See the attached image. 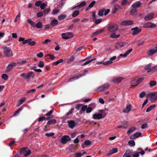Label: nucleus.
<instances>
[{
  "label": "nucleus",
  "instance_id": "obj_1",
  "mask_svg": "<svg viewBox=\"0 0 157 157\" xmlns=\"http://www.w3.org/2000/svg\"><path fill=\"white\" fill-rule=\"evenodd\" d=\"M129 44L126 42H120L117 43L115 45L116 48L117 49L121 50L128 47Z\"/></svg>",
  "mask_w": 157,
  "mask_h": 157
},
{
  "label": "nucleus",
  "instance_id": "obj_2",
  "mask_svg": "<svg viewBox=\"0 0 157 157\" xmlns=\"http://www.w3.org/2000/svg\"><path fill=\"white\" fill-rule=\"evenodd\" d=\"M150 97L151 102H154L157 100V92H150L148 94V98Z\"/></svg>",
  "mask_w": 157,
  "mask_h": 157
},
{
  "label": "nucleus",
  "instance_id": "obj_3",
  "mask_svg": "<svg viewBox=\"0 0 157 157\" xmlns=\"http://www.w3.org/2000/svg\"><path fill=\"white\" fill-rule=\"evenodd\" d=\"M108 31L111 32H114L118 29L117 25L114 24H110L108 27Z\"/></svg>",
  "mask_w": 157,
  "mask_h": 157
},
{
  "label": "nucleus",
  "instance_id": "obj_4",
  "mask_svg": "<svg viewBox=\"0 0 157 157\" xmlns=\"http://www.w3.org/2000/svg\"><path fill=\"white\" fill-rule=\"evenodd\" d=\"M4 54L7 57H11L13 56L12 52L9 47H5L3 49Z\"/></svg>",
  "mask_w": 157,
  "mask_h": 157
},
{
  "label": "nucleus",
  "instance_id": "obj_5",
  "mask_svg": "<svg viewBox=\"0 0 157 157\" xmlns=\"http://www.w3.org/2000/svg\"><path fill=\"white\" fill-rule=\"evenodd\" d=\"M109 84L108 83L104 84L98 87L96 90L97 91H104L109 88Z\"/></svg>",
  "mask_w": 157,
  "mask_h": 157
},
{
  "label": "nucleus",
  "instance_id": "obj_6",
  "mask_svg": "<svg viewBox=\"0 0 157 157\" xmlns=\"http://www.w3.org/2000/svg\"><path fill=\"white\" fill-rule=\"evenodd\" d=\"M73 36V33L71 32L63 33L61 34L62 38L65 40H67L71 38Z\"/></svg>",
  "mask_w": 157,
  "mask_h": 157
},
{
  "label": "nucleus",
  "instance_id": "obj_7",
  "mask_svg": "<svg viewBox=\"0 0 157 157\" xmlns=\"http://www.w3.org/2000/svg\"><path fill=\"white\" fill-rule=\"evenodd\" d=\"M106 114L103 113V116L101 113H96L93 115L92 118L94 120H100L105 117Z\"/></svg>",
  "mask_w": 157,
  "mask_h": 157
},
{
  "label": "nucleus",
  "instance_id": "obj_8",
  "mask_svg": "<svg viewBox=\"0 0 157 157\" xmlns=\"http://www.w3.org/2000/svg\"><path fill=\"white\" fill-rule=\"evenodd\" d=\"M71 140L70 137L67 135L63 136L61 139V142L63 144H65L67 141Z\"/></svg>",
  "mask_w": 157,
  "mask_h": 157
},
{
  "label": "nucleus",
  "instance_id": "obj_9",
  "mask_svg": "<svg viewBox=\"0 0 157 157\" xmlns=\"http://www.w3.org/2000/svg\"><path fill=\"white\" fill-rule=\"evenodd\" d=\"M124 79V78L122 77H116L113 79L112 81L114 83L117 84L120 83Z\"/></svg>",
  "mask_w": 157,
  "mask_h": 157
},
{
  "label": "nucleus",
  "instance_id": "obj_10",
  "mask_svg": "<svg viewBox=\"0 0 157 157\" xmlns=\"http://www.w3.org/2000/svg\"><path fill=\"white\" fill-rule=\"evenodd\" d=\"M26 148L24 147L21 149V152L22 154H24L25 157H27L30 155L31 152L30 150H28L27 151H25Z\"/></svg>",
  "mask_w": 157,
  "mask_h": 157
},
{
  "label": "nucleus",
  "instance_id": "obj_11",
  "mask_svg": "<svg viewBox=\"0 0 157 157\" xmlns=\"http://www.w3.org/2000/svg\"><path fill=\"white\" fill-rule=\"evenodd\" d=\"M133 24V22L131 20H126L121 22L120 24L122 25L127 26L132 25Z\"/></svg>",
  "mask_w": 157,
  "mask_h": 157
},
{
  "label": "nucleus",
  "instance_id": "obj_12",
  "mask_svg": "<svg viewBox=\"0 0 157 157\" xmlns=\"http://www.w3.org/2000/svg\"><path fill=\"white\" fill-rule=\"evenodd\" d=\"M116 56H114L112 57L111 58L109 59V60H108L104 62L103 64L105 65H107L109 64H110L113 63V61L115 60L116 59Z\"/></svg>",
  "mask_w": 157,
  "mask_h": 157
},
{
  "label": "nucleus",
  "instance_id": "obj_13",
  "mask_svg": "<svg viewBox=\"0 0 157 157\" xmlns=\"http://www.w3.org/2000/svg\"><path fill=\"white\" fill-rule=\"evenodd\" d=\"M132 30L133 31L132 35H133L138 34L141 31V29H139L137 27L132 28Z\"/></svg>",
  "mask_w": 157,
  "mask_h": 157
},
{
  "label": "nucleus",
  "instance_id": "obj_14",
  "mask_svg": "<svg viewBox=\"0 0 157 157\" xmlns=\"http://www.w3.org/2000/svg\"><path fill=\"white\" fill-rule=\"evenodd\" d=\"M133 153L132 151L126 150L125 153L123 155V157H132V155Z\"/></svg>",
  "mask_w": 157,
  "mask_h": 157
},
{
  "label": "nucleus",
  "instance_id": "obj_15",
  "mask_svg": "<svg viewBox=\"0 0 157 157\" xmlns=\"http://www.w3.org/2000/svg\"><path fill=\"white\" fill-rule=\"evenodd\" d=\"M141 136V133L140 132H136L130 136V138L131 139H135Z\"/></svg>",
  "mask_w": 157,
  "mask_h": 157
},
{
  "label": "nucleus",
  "instance_id": "obj_16",
  "mask_svg": "<svg viewBox=\"0 0 157 157\" xmlns=\"http://www.w3.org/2000/svg\"><path fill=\"white\" fill-rule=\"evenodd\" d=\"M121 9L122 8L118 4H115L113 8L112 9V13H114L117 12L118 10H121Z\"/></svg>",
  "mask_w": 157,
  "mask_h": 157
},
{
  "label": "nucleus",
  "instance_id": "obj_17",
  "mask_svg": "<svg viewBox=\"0 0 157 157\" xmlns=\"http://www.w3.org/2000/svg\"><path fill=\"white\" fill-rule=\"evenodd\" d=\"M84 74H79L78 76H74L72 78H69L67 81V82H73L74 80L78 79L80 77L82 76Z\"/></svg>",
  "mask_w": 157,
  "mask_h": 157
},
{
  "label": "nucleus",
  "instance_id": "obj_18",
  "mask_svg": "<svg viewBox=\"0 0 157 157\" xmlns=\"http://www.w3.org/2000/svg\"><path fill=\"white\" fill-rule=\"evenodd\" d=\"M16 65V64L15 63L12 62L10 63L7 67V68L6 70V72H8L11 70L12 68Z\"/></svg>",
  "mask_w": 157,
  "mask_h": 157
},
{
  "label": "nucleus",
  "instance_id": "obj_19",
  "mask_svg": "<svg viewBox=\"0 0 157 157\" xmlns=\"http://www.w3.org/2000/svg\"><path fill=\"white\" fill-rule=\"evenodd\" d=\"M141 6V4L140 1H137L132 5V7L133 8L136 9L140 7Z\"/></svg>",
  "mask_w": 157,
  "mask_h": 157
},
{
  "label": "nucleus",
  "instance_id": "obj_20",
  "mask_svg": "<svg viewBox=\"0 0 157 157\" xmlns=\"http://www.w3.org/2000/svg\"><path fill=\"white\" fill-rule=\"evenodd\" d=\"M69 127L71 128H73L75 126V124L74 121L72 120L69 121H67Z\"/></svg>",
  "mask_w": 157,
  "mask_h": 157
},
{
  "label": "nucleus",
  "instance_id": "obj_21",
  "mask_svg": "<svg viewBox=\"0 0 157 157\" xmlns=\"http://www.w3.org/2000/svg\"><path fill=\"white\" fill-rule=\"evenodd\" d=\"M104 31L103 29H98L96 31L92 34L91 36L94 35H97L102 33Z\"/></svg>",
  "mask_w": 157,
  "mask_h": 157
},
{
  "label": "nucleus",
  "instance_id": "obj_22",
  "mask_svg": "<svg viewBox=\"0 0 157 157\" xmlns=\"http://www.w3.org/2000/svg\"><path fill=\"white\" fill-rule=\"evenodd\" d=\"M33 72L31 71L27 73H26V75L25 77V79L27 80H29L30 77L33 74Z\"/></svg>",
  "mask_w": 157,
  "mask_h": 157
},
{
  "label": "nucleus",
  "instance_id": "obj_23",
  "mask_svg": "<svg viewBox=\"0 0 157 157\" xmlns=\"http://www.w3.org/2000/svg\"><path fill=\"white\" fill-rule=\"evenodd\" d=\"M132 106L131 105H129L127 106L123 110V111L125 113H128L131 109Z\"/></svg>",
  "mask_w": 157,
  "mask_h": 157
},
{
  "label": "nucleus",
  "instance_id": "obj_24",
  "mask_svg": "<svg viewBox=\"0 0 157 157\" xmlns=\"http://www.w3.org/2000/svg\"><path fill=\"white\" fill-rule=\"evenodd\" d=\"M25 100V97H23L20 100H19L17 104V106L18 107L20 106L22 104Z\"/></svg>",
  "mask_w": 157,
  "mask_h": 157
},
{
  "label": "nucleus",
  "instance_id": "obj_25",
  "mask_svg": "<svg viewBox=\"0 0 157 157\" xmlns=\"http://www.w3.org/2000/svg\"><path fill=\"white\" fill-rule=\"evenodd\" d=\"M67 17V15L65 14H60L58 16V19L59 20H63Z\"/></svg>",
  "mask_w": 157,
  "mask_h": 157
},
{
  "label": "nucleus",
  "instance_id": "obj_26",
  "mask_svg": "<svg viewBox=\"0 0 157 157\" xmlns=\"http://www.w3.org/2000/svg\"><path fill=\"white\" fill-rule=\"evenodd\" d=\"M56 122V121L55 119H52L50 121H48L47 123V125H50L55 124Z\"/></svg>",
  "mask_w": 157,
  "mask_h": 157
},
{
  "label": "nucleus",
  "instance_id": "obj_27",
  "mask_svg": "<svg viewBox=\"0 0 157 157\" xmlns=\"http://www.w3.org/2000/svg\"><path fill=\"white\" fill-rule=\"evenodd\" d=\"M154 14L153 13H151L148 14V21L153 19L154 17Z\"/></svg>",
  "mask_w": 157,
  "mask_h": 157
},
{
  "label": "nucleus",
  "instance_id": "obj_28",
  "mask_svg": "<svg viewBox=\"0 0 157 157\" xmlns=\"http://www.w3.org/2000/svg\"><path fill=\"white\" fill-rule=\"evenodd\" d=\"M58 23V21L56 19H54L51 21V25L53 26L56 25Z\"/></svg>",
  "mask_w": 157,
  "mask_h": 157
},
{
  "label": "nucleus",
  "instance_id": "obj_29",
  "mask_svg": "<svg viewBox=\"0 0 157 157\" xmlns=\"http://www.w3.org/2000/svg\"><path fill=\"white\" fill-rule=\"evenodd\" d=\"M42 24L41 22H38L36 24H35V27L38 29L41 28L42 27Z\"/></svg>",
  "mask_w": 157,
  "mask_h": 157
},
{
  "label": "nucleus",
  "instance_id": "obj_30",
  "mask_svg": "<svg viewBox=\"0 0 157 157\" xmlns=\"http://www.w3.org/2000/svg\"><path fill=\"white\" fill-rule=\"evenodd\" d=\"M120 36V34L116 35L115 33H113L110 35V37L112 38H115L119 37Z\"/></svg>",
  "mask_w": 157,
  "mask_h": 157
},
{
  "label": "nucleus",
  "instance_id": "obj_31",
  "mask_svg": "<svg viewBox=\"0 0 157 157\" xmlns=\"http://www.w3.org/2000/svg\"><path fill=\"white\" fill-rule=\"evenodd\" d=\"M156 70H157V65L155 66L148 70V72L151 71H155Z\"/></svg>",
  "mask_w": 157,
  "mask_h": 157
},
{
  "label": "nucleus",
  "instance_id": "obj_32",
  "mask_svg": "<svg viewBox=\"0 0 157 157\" xmlns=\"http://www.w3.org/2000/svg\"><path fill=\"white\" fill-rule=\"evenodd\" d=\"M136 129V128L135 127H132L130 128L128 130L127 132V134L128 135H129L130 133L133 132Z\"/></svg>",
  "mask_w": 157,
  "mask_h": 157
},
{
  "label": "nucleus",
  "instance_id": "obj_33",
  "mask_svg": "<svg viewBox=\"0 0 157 157\" xmlns=\"http://www.w3.org/2000/svg\"><path fill=\"white\" fill-rule=\"evenodd\" d=\"M156 26V25L152 23L148 22V28H154Z\"/></svg>",
  "mask_w": 157,
  "mask_h": 157
},
{
  "label": "nucleus",
  "instance_id": "obj_34",
  "mask_svg": "<svg viewBox=\"0 0 157 157\" xmlns=\"http://www.w3.org/2000/svg\"><path fill=\"white\" fill-rule=\"evenodd\" d=\"M156 52L155 49H152L148 52V54L149 56H151Z\"/></svg>",
  "mask_w": 157,
  "mask_h": 157
},
{
  "label": "nucleus",
  "instance_id": "obj_35",
  "mask_svg": "<svg viewBox=\"0 0 157 157\" xmlns=\"http://www.w3.org/2000/svg\"><path fill=\"white\" fill-rule=\"evenodd\" d=\"M93 20L95 24H96L100 23L101 22L102 20L101 19H96V18L94 19L93 18Z\"/></svg>",
  "mask_w": 157,
  "mask_h": 157
},
{
  "label": "nucleus",
  "instance_id": "obj_36",
  "mask_svg": "<svg viewBox=\"0 0 157 157\" xmlns=\"http://www.w3.org/2000/svg\"><path fill=\"white\" fill-rule=\"evenodd\" d=\"M79 10H76L72 13V16L73 17H75L79 14Z\"/></svg>",
  "mask_w": 157,
  "mask_h": 157
},
{
  "label": "nucleus",
  "instance_id": "obj_37",
  "mask_svg": "<svg viewBox=\"0 0 157 157\" xmlns=\"http://www.w3.org/2000/svg\"><path fill=\"white\" fill-rule=\"evenodd\" d=\"M128 144L131 147L134 146L135 145V141L133 140H130L128 142Z\"/></svg>",
  "mask_w": 157,
  "mask_h": 157
},
{
  "label": "nucleus",
  "instance_id": "obj_38",
  "mask_svg": "<svg viewBox=\"0 0 157 157\" xmlns=\"http://www.w3.org/2000/svg\"><path fill=\"white\" fill-rule=\"evenodd\" d=\"M104 11L105 9H102L100 10L98 12V15L100 17L102 16L103 15Z\"/></svg>",
  "mask_w": 157,
  "mask_h": 157
},
{
  "label": "nucleus",
  "instance_id": "obj_39",
  "mask_svg": "<svg viewBox=\"0 0 157 157\" xmlns=\"http://www.w3.org/2000/svg\"><path fill=\"white\" fill-rule=\"evenodd\" d=\"M27 21L33 27H35V23L31 21L30 19H28L27 20Z\"/></svg>",
  "mask_w": 157,
  "mask_h": 157
},
{
  "label": "nucleus",
  "instance_id": "obj_40",
  "mask_svg": "<svg viewBox=\"0 0 157 157\" xmlns=\"http://www.w3.org/2000/svg\"><path fill=\"white\" fill-rule=\"evenodd\" d=\"M63 60L62 59H60L59 60L53 63V64L54 65H57L59 63L63 62Z\"/></svg>",
  "mask_w": 157,
  "mask_h": 157
},
{
  "label": "nucleus",
  "instance_id": "obj_41",
  "mask_svg": "<svg viewBox=\"0 0 157 157\" xmlns=\"http://www.w3.org/2000/svg\"><path fill=\"white\" fill-rule=\"evenodd\" d=\"M150 86H155L156 84V82L155 81H151L149 83Z\"/></svg>",
  "mask_w": 157,
  "mask_h": 157
},
{
  "label": "nucleus",
  "instance_id": "obj_42",
  "mask_svg": "<svg viewBox=\"0 0 157 157\" xmlns=\"http://www.w3.org/2000/svg\"><path fill=\"white\" fill-rule=\"evenodd\" d=\"M137 12V10L136 9L133 8L130 11V13L132 15H134Z\"/></svg>",
  "mask_w": 157,
  "mask_h": 157
},
{
  "label": "nucleus",
  "instance_id": "obj_43",
  "mask_svg": "<svg viewBox=\"0 0 157 157\" xmlns=\"http://www.w3.org/2000/svg\"><path fill=\"white\" fill-rule=\"evenodd\" d=\"M2 78L5 80H6L8 79V76L6 74H3L2 75Z\"/></svg>",
  "mask_w": 157,
  "mask_h": 157
},
{
  "label": "nucleus",
  "instance_id": "obj_44",
  "mask_svg": "<svg viewBox=\"0 0 157 157\" xmlns=\"http://www.w3.org/2000/svg\"><path fill=\"white\" fill-rule=\"evenodd\" d=\"M155 106L156 105H153L148 107V112H149L151 110L154 109L155 108Z\"/></svg>",
  "mask_w": 157,
  "mask_h": 157
},
{
  "label": "nucleus",
  "instance_id": "obj_45",
  "mask_svg": "<svg viewBox=\"0 0 157 157\" xmlns=\"http://www.w3.org/2000/svg\"><path fill=\"white\" fill-rule=\"evenodd\" d=\"M87 105H82V106L81 108V110L82 112H84L86 110V108H87Z\"/></svg>",
  "mask_w": 157,
  "mask_h": 157
},
{
  "label": "nucleus",
  "instance_id": "obj_46",
  "mask_svg": "<svg viewBox=\"0 0 157 157\" xmlns=\"http://www.w3.org/2000/svg\"><path fill=\"white\" fill-rule=\"evenodd\" d=\"M89 106L90 108H91L93 110V109L95 108L96 106V105L95 103H92L89 104Z\"/></svg>",
  "mask_w": 157,
  "mask_h": 157
},
{
  "label": "nucleus",
  "instance_id": "obj_47",
  "mask_svg": "<svg viewBox=\"0 0 157 157\" xmlns=\"http://www.w3.org/2000/svg\"><path fill=\"white\" fill-rule=\"evenodd\" d=\"M38 66L40 68L43 67L44 66V62L42 61H40L38 65Z\"/></svg>",
  "mask_w": 157,
  "mask_h": 157
},
{
  "label": "nucleus",
  "instance_id": "obj_48",
  "mask_svg": "<svg viewBox=\"0 0 157 157\" xmlns=\"http://www.w3.org/2000/svg\"><path fill=\"white\" fill-rule=\"evenodd\" d=\"M59 12V10L54 9L52 11V13L53 15H55L57 14Z\"/></svg>",
  "mask_w": 157,
  "mask_h": 157
},
{
  "label": "nucleus",
  "instance_id": "obj_49",
  "mask_svg": "<svg viewBox=\"0 0 157 157\" xmlns=\"http://www.w3.org/2000/svg\"><path fill=\"white\" fill-rule=\"evenodd\" d=\"M47 6V3H43L42 4L41 3L40 8L41 9L43 10L44 9V8Z\"/></svg>",
  "mask_w": 157,
  "mask_h": 157
},
{
  "label": "nucleus",
  "instance_id": "obj_50",
  "mask_svg": "<svg viewBox=\"0 0 157 157\" xmlns=\"http://www.w3.org/2000/svg\"><path fill=\"white\" fill-rule=\"evenodd\" d=\"M84 144L86 146H90L91 144V142L89 140H87L84 141Z\"/></svg>",
  "mask_w": 157,
  "mask_h": 157
},
{
  "label": "nucleus",
  "instance_id": "obj_51",
  "mask_svg": "<svg viewBox=\"0 0 157 157\" xmlns=\"http://www.w3.org/2000/svg\"><path fill=\"white\" fill-rule=\"evenodd\" d=\"M74 108H71L69 111L66 113V114L67 115H71L74 111Z\"/></svg>",
  "mask_w": 157,
  "mask_h": 157
},
{
  "label": "nucleus",
  "instance_id": "obj_52",
  "mask_svg": "<svg viewBox=\"0 0 157 157\" xmlns=\"http://www.w3.org/2000/svg\"><path fill=\"white\" fill-rule=\"evenodd\" d=\"M20 17H21L20 14H18V15L17 16L16 18H15L14 22H16L18 20H20Z\"/></svg>",
  "mask_w": 157,
  "mask_h": 157
},
{
  "label": "nucleus",
  "instance_id": "obj_53",
  "mask_svg": "<svg viewBox=\"0 0 157 157\" xmlns=\"http://www.w3.org/2000/svg\"><path fill=\"white\" fill-rule=\"evenodd\" d=\"M54 135V133L53 132H51L49 133H46L45 134V136L48 137H51Z\"/></svg>",
  "mask_w": 157,
  "mask_h": 157
},
{
  "label": "nucleus",
  "instance_id": "obj_54",
  "mask_svg": "<svg viewBox=\"0 0 157 157\" xmlns=\"http://www.w3.org/2000/svg\"><path fill=\"white\" fill-rule=\"evenodd\" d=\"M82 104H78L76 105L75 108L78 110H79L80 108L81 109Z\"/></svg>",
  "mask_w": 157,
  "mask_h": 157
},
{
  "label": "nucleus",
  "instance_id": "obj_55",
  "mask_svg": "<svg viewBox=\"0 0 157 157\" xmlns=\"http://www.w3.org/2000/svg\"><path fill=\"white\" fill-rule=\"evenodd\" d=\"M51 42V40L48 39H46L44 41H43L42 42V43L44 44H47L48 43L50 42Z\"/></svg>",
  "mask_w": 157,
  "mask_h": 157
},
{
  "label": "nucleus",
  "instance_id": "obj_56",
  "mask_svg": "<svg viewBox=\"0 0 157 157\" xmlns=\"http://www.w3.org/2000/svg\"><path fill=\"white\" fill-rule=\"evenodd\" d=\"M92 110V108H90L89 106L88 107L87 106V108H86V113H90Z\"/></svg>",
  "mask_w": 157,
  "mask_h": 157
},
{
  "label": "nucleus",
  "instance_id": "obj_57",
  "mask_svg": "<svg viewBox=\"0 0 157 157\" xmlns=\"http://www.w3.org/2000/svg\"><path fill=\"white\" fill-rule=\"evenodd\" d=\"M43 53L42 52H40L37 54V56L38 58H41L43 57Z\"/></svg>",
  "mask_w": 157,
  "mask_h": 157
},
{
  "label": "nucleus",
  "instance_id": "obj_58",
  "mask_svg": "<svg viewBox=\"0 0 157 157\" xmlns=\"http://www.w3.org/2000/svg\"><path fill=\"white\" fill-rule=\"evenodd\" d=\"M145 94L146 93L145 92H142L139 95V97L140 98H143L145 96Z\"/></svg>",
  "mask_w": 157,
  "mask_h": 157
},
{
  "label": "nucleus",
  "instance_id": "obj_59",
  "mask_svg": "<svg viewBox=\"0 0 157 157\" xmlns=\"http://www.w3.org/2000/svg\"><path fill=\"white\" fill-rule=\"evenodd\" d=\"M111 152L113 153V154H114L115 153H116L118 149L117 148H114L113 149H112L111 150Z\"/></svg>",
  "mask_w": 157,
  "mask_h": 157
},
{
  "label": "nucleus",
  "instance_id": "obj_60",
  "mask_svg": "<svg viewBox=\"0 0 157 157\" xmlns=\"http://www.w3.org/2000/svg\"><path fill=\"white\" fill-rule=\"evenodd\" d=\"M27 62V61L26 60H24L21 62H17V63L20 65H22L24 63H26Z\"/></svg>",
  "mask_w": 157,
  "mask_h": 157
},
{
  "label": "nucleus",
  "instance_id": "obj_61",
  "mask_svg": "<svg viewBox=\"0 0 157 157\" xmlns=\"http://www.w3.org/2000/svg\"><path fill=\"white\" fill-rule=\"evenodd\" d=\"M74 57L73 56H71L70 59H69V60L67 62L68 63H70L71 62H72L74 61Z\"/></svg>",
  "mask_w": 157,
  "mask_h": 157
},
{
  "label": "nucleus",
  "instance_id": "obj_62",
  "mask_svg": "<svg viewBox=\"0 0 157 157\" xmlns=\"http://www.w3.org/2000/svg\"><path fill=\"white\" fill-rule=\"evenodd\" d=\"M134 154H132V156L134 157H139V152H134Z\"/></svg>",
  "mask_w": 157,
  "mask_h": 157
},
{
  "label": "nucleus",
  "instance_id": "obj_63",
  "mask_svg": "<svg viewBox=\"0 0 157 157\" xmlns=\"http://www.w3.org/2000/svg\"><path fill=\"white\" fill-rule=\"evenodd\" d=\"M81 8L85 6L86 5V2L85 1H83L81 2L79 4Z\"/></svg>",
  "mask_w": 157,
  "mask_h": 157
},
{
  "label": "nucleus",
  "instance_id": "obj_64",
  "mask_svg": "<svg viewBox=\"0 0 157 157\" xmlns=\"http://www.w3.org/2000/svg\"><path fill=\"white\" fill-rule=\"evenodd\" d=\"M41 3V2L40 1H39L36 2L35 5L36 6L38 7L40 5Z\"/></svg>",
  "mask_w": 157,
  "mask_h": 157
}]
</instances>
